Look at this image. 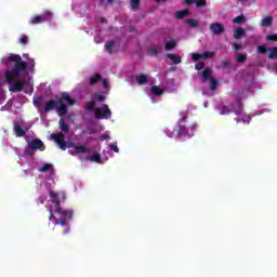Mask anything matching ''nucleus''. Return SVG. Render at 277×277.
Segmentation results:
<instances>
[{
	"instance_id": "nucleus-27",
	"label": "nucleus",
	"mask_w": 277,
	"mask_h": 277,
	"mask_svg": "<svg viewBox=\"0 0 277 277\" xmlns=\"http://www.w3.org/2000/svg\"><path fill=\"white\" fill-rule=\"evenodd\" d=\"M176 18H185V16H189L188 10L177 11L175 13Z\"/></svg>"
},
{
	"instance_id": "nucleus-45",
	"label": "nucleus",
	"mask_w": 277,
	"mask_h": 277,
	"mask_svg": "<svg viewBox=\"0 0 277 277\" xmlns=\"http://www.w3.org/2000/svg\"><path fill=\"white\" fill-rule=\"evenodd\" d=\"M87 132L89 133V135H92V133H94V130L89 129Z\"/></svg>"
},
{
	"instance_id": "nucleus-34",
	"label": "nucleus",
	"mask_w": 277,
	"mask_h": 277,
	"mask_svg": "<svg viewBox=\"0 0 277 277\" xmlns=\"http://www.w3.org/2000/svg\"><path fill=\"white\" fill-rule=\"evenodd\" d=\"M205 5H207V1L206 0H198L196 2V8H205Z\"/></svg>"
},
{
	"instance_id": "nucleus-29",
	"label": "nucleus",
	"mask_w": 277,
	"mask_h": 277,
	"mask_svg": "<svg viewBox=\"0 0 277 277\" xmlns=\"http://www.w3.org/2000/svg\"><path fill=\"white\" fill-rule=\"evenodd\" d=\"M163 133H166L167 137H174L175 135L174 129L172 128H166Z\"/></svg>"
},
{
	"instance_id": "nucleus-6",
	"label": "nucleus",
	"mask_w": 277,
	"mask_h": 277,
	"mask_svg": "<svg viewBox=\"0 0 277 277\" xmlns=\"http://www.w3.org/2000/svg\"><path fill=\"white\" fill-rule=\"evenodd\" d=\"M60 133H52L50 135V140H53L55 144L61 148V150H66V148H72V143L71 142H66V136L68 133H70V126L66 123L64 118H61L60 122Z\"/></svg>"
},
{
	"instance_id": "nucleus-10",
	"label": "nucleus",
	"mask_w": 277,
	"mask_h": 277,
	"mask_svg": "<svg viewBox=\"0 0 277 277\" xmlns=\"http://www.w3.org/2000/svg\"><path fill=\"white\" fill-rule=\"evenodd\" d=\"M113 153H120V148H118V143H110L103 151V156L105 161H108L109 158L114 157Z\"/></svg>"
},
{
	"instance_id": "nucleus-14",
	"label": "nucleus",
	"mask_w": 277,
	"mask_h": 277,
	"mask_svg": "<svg viewBox=\"0 0 277 277\" xmlns=\"http://www.w3.org/2000/svg\"><path fill=\"white\" fill-rule=\"evenodd\" d=\"M161 94H163V89L157 85L151 87L150 94H149L151 103H158L159 100L157 97L161 96Z\"/></svg>"
},
{
	"instance_id": "nucleus-2",
	"label": "nucleus",
	"mask_w": 277,
	"mask_h": 277,
	"mask_svg": "<svg viewBox=\"0 0 277 277\" xmlns=\"http://www.w3.org/2000/svg\"><path fill=\"white\" fill-rule=\"evenodd\" d=\"M23 61L18 54H8L2 56L0 62L5 66V70L1 74L6 83L12 85L9 88L10 92H24V94H34V80L29 77L27 68L34 70L36 61L29 58V54H24Z\"/></svg>"
},
{
	"instance_id": "nucleus-37",
	"label": "nucleus",
	"mask_w": 277,
	"mask_h": 277,
	"mask_svg": "<svg viewBox=\"0 0 277 277\" xmlns=\"http://www.w3.org/2000/svg\"><path fill=\"white\" fill-rule=\"evenodd\" d=\"M196 70H202L205 68V63L202 62H197L195 65Z\"/></svg>"
},
{
	"instance_id": "nucleus-49",
	"label": "nucleus",
	"mask_w": 277,
	"mask_h": 277,
	"mask_svg": "<svg viewBox=\"0 0 277 277\" xmlns=\"http://www.w3.org/2000/svg\"><path fill=\"white\" fill-rule=\"evenodd\" d=\"M239 1H248V0H239Z\"/></svg>"
},
{
	"instance_id": "nucleus-41",
	"label": "nucleus",
	"mask_w": 277,
	"mask_h": 277,
	"mask_svg": "<svg viewBox=\"0 0 277 277\" xmlns=\"http://www.w3.org/2000/svg\"><path fill=\"white\" fill-rule=\"evenodd\" d=\"M233 49H234L235 51H241V44L234 43V44H233Z\"/></svg>"
},
{
	"instance_id": "nucleus-15",
	"label": "nucleus",
	"mask_w": 277,
	"mask_h": 277,
	"mask_svg": "<svg viewBox=\"0 0 277 277\" xmlns=\"http://www.w3.org/2000/svg\"><path fill=\"white\" fill-rule=\"evenodd\" d=\"M213 55H215V52L192 53L190 57L195 62H198V60H209Z\"/></svg>"
},
{
	"instance_id": "nucleus-33",
	"label": "nucleus",
	"mask_w": 277,
	"mask_h": 277,
	"mask_svg": "<svg viewBox=\"0 0 277 277\" xmlns=\"http://www.w3.org/2000/svg\"><path fill=\"white\" fill-rule=\"evenodd\" d=\"M130 5H131L132 10L137 9V5H140V0H131Z\"/></svg>"
},
{
	"instance_id": "nucleus-38",
	"label": "nucleus",
	"mask_w": 277,
	"mask_h": 277,
	"mask_svg": "<svg viewBox=\"0 0 277 277\" xmlns=\"http://www.w3.org/2000/svg\"><path fill=\"white\" fill-rule=\"evenodd\" d=\"M3 103H5V93L0 91V105H3Z\"/></svg>"
},
{
	"instance_id": "nucleus-17",
	"label": "nucleus",
	"mask_w": 277,
	"mask_h": 277,
	"mask_svg": "<svg viewBox=\"0 0 277 277\" xmlns=\"http://www.w3.org/2000/svg\"><path fill=\"white\" fill-rule=\"evenodd\" d=\"M120 49V42L118 41H108L105 44V50L107 53H117V51Z\"/></svg>"
},
{
	"instance_id": "nucleus-22",
	"label": "nucleus",
	"mask_w": 277,
	"mask_h": 277,
	"mask_svg": "<svg viewBox=\"0 0 277 277\" xmlns=\"http://www.w3.org/2000/svg\"><path fill=\"white\" fill-rule=\"evenodd\" d=\"M148 81V76L141 74L136 76V82L138 83V85H144V83H146Z\"/></svg>"
},
{
	"instance_id": "nucleus-43",
	"label": "nucleus",
	"mask_w": 277,
	"mask_h": 277,
	"mask_svg": "<svg viewBox=\"0 0 277 277\" xmlns=\"http://www.w3.org/2000/svg\"><path fill=\"white\" fill-rule=\"evenodd\" d=\"M98 21H100V23H105L106 19H105V17H100Z\"/></svg>"
},
{
	"instance_id": "nucleus-30",
	"label": "nucleus",
	"mask_w": 277,
	"mask_h": 277,
	"mask_svg": "<svg viewBox=\"0 0 277 277\" xmlns=\"http://www.w3.org/2000/svg\"><path fill=\"white\" fill-rule=\"evenodd\" d=\"M233 23H235V24H237V25H239V24H241V23H246V17H243L242 15H239V16H237V17H235V18L233 19Z\"/></svg>"
},
{
	"instance_id": "nucleus-21",
	"label": "nucleus",
	"mask_w": 277,
	"mask_h": 277,
	"mask_svg": "<svg viewBox=\"0 0 277 277\" xmlns=\"http://www.w3.org/2000/svg\"><path fill=\"white\" fill-rule=\"evenodd\" d=\"M272 23H274V19L269 16H266L261 21V27H272Z\"/></svg>"
},
{
	"instance_id": "nucleus-48",
	"label": "nucleus",
	"mask_w": 277,
	"mask_h": 277,
	"mask_svg": "<svg viewBox=\"0 0 277 277\" xmlns=\"http://www.w3.org/2000/svg\"><path fill=\"white\" fill-rule=\"evenodd\" d=\"M157 1V3H159V2H161V1H168V0H156Z\"/></svg>"
},
{
	"instance_id": "nucleus-12",
	"label": "nucleus",
	"mask_w": 277,
	"mask_h": 277,
	"mask_svg": "<svg viewBox=\"0 0 277 277\" xmlns=\"http://www.w3.org/2000/svg\"><path fill=\"white\" fill-rule=\"evenodd\" d=\"M69 155H78L79 159L83 161V156L88 155V148L85 146H74V149L68 150Z\"/></svg>"
},
{
	"instance_id": "nucleus-9",
	"label": "nucleus",
	"mask_w": 277,
	"mask_h": 277,
	"mask_svg": "<svg viewBox=\"0 0 277 277\" xmlns=\"http://www.w3.org/2000/svg\"><path fill=\"white\" fill-rule=\"evenodd\" d=\"M53 18V13L51 11H45L41 15H37L30 18V25H40V23H47Z\"/></svg>"
},
{
	"instance_id": "nucleus-11",
	"label": "nucleus",
	"mask_w": 277,
	"mask_h": 277,
	"mask_svg": "<svg viewBox=\"0 0 277 277\" xmlns=\"http://www.w3.org/2000/svg\"><path fill=\"white\" fill-rule=\"evenodd\" d=\"M268 51L269 60H277V48H267V45H258V53L265 54Z\"/></svg>"
},
{
	"instance_id": "nucleus-5",
	"label": "nucleus",
	"mask_w": 277,
	"mask_h": 277,
	"mask_svg": "<svg viewBox=\"0 0 277 277\" xmlns=\"http://www.w3.org/2000/svg\"><path fill=\"white\" fill-rule=\"evenodd\" d=\"M68 105L69 107H72L75 105V100L70 97V94L63 93L61 96V100L58 101H49L43 108H41L42 114H49V111H53V109H56L58 116H66L68 114Z\"/></svg>"
},
{
	"instance_id": "nucleus-1",
	"label": "nucleus",
	"mask_w": 277,
	"mask_h": 277,
	"mask_svg": "<svg viewBox=\"0 0 277 277\" xmlns=\"http://www.w3.org/2000/svg\"><path fill=\"white\" fill-rule=\"evenodd\" d=\"M35 150H44V143L40 140L29 142L23 154L19 155L18 163L23 169L25 176H30L36 168L38 169V172L48 176L40 182L37 188L38 194L41 195L38 202L44 205V200L50 196L52 202L50 209H60V205L66 200V193L53 192V189H55V179L53 177L55 176V169L53 168V163L38 164L36 158H34Z\"/></svg>"
},
{
	"instance_id": "nucleus-20",
	"label": "nucleus",
	"mask_w": 277,
	"mask_h": 277,
	"mask_svg": "<svg viewBox=\"0 0 277 277\" xmlns=\"http://www.w3.org/2000/svg\"><path fill=\"white\" fill-rule=\"evenodd\" d=\"M176 47V40L169 39L166 41L164 49L166 51H172Z\"/></svg>"
},
{
	"instance_id": "nucleus-40",
	"label": "nucleus",
	"mask_w": 277,
	"mask_h": 277,
	"mask_svg": "<svg viewBox=\"0 0 277 277\" xmlns=\"http://www.w3.org/2000/svg\"><path fill=\"white\" fill-rule=\"evenodd\" d=\"M159 54V51L156 50V48H150L149 49V55L157 56Z\"/></svg>"
},
{
	"instance_id": "nucleus-47",
	"label": "nucleus",
	"mask_w": 277,
	"mask_h": 277,
	"mask_svg": "<svg viewBox=\"0 0 277 277\" xmlns=\"http://www.w3.org/2000/svg\"><path fill=\"white\" fill-rule=\"evenodd\" d=\"M107 3H114V0H106Z\"/></svg>"
},
{
	"instance_id": "nucleus-4",
	"label": "nucleus",
	"mask_w": 277,
	"mask_h": 277,
	"mask_svg": "<svg viewBox=\"0 0 277 277\" xmlns=\"http://www.w3.org/2000/svg\"><path fill=\"white\" fill-rule=\"evenodd\" d=\"M107 94L108 93L105 92L95 93L92 101L87 104V110L94 111L95 118L98 120H109V118H111V109H109L107 104L98 106V103L106 101Z\"/></svg>"
},
{
	"instance_id": "nucleus-25",
	"label": "nucleus",
	"mask_w": 277,
	"mask_h": 277,
	"mask_svg": "<svg viewBox=\"0 0 277 277\" xmlns=\"http://www.w3.org/2000/svg\"><path fill=\"white\" fill-rule=\"evenodd\" d=\"M167 57L173 62V64H181V56L175 54H167Z\"/></svg>"
},
{
	"instance_id": "nucleus-36",
	"label": "nucleus",
	"mask_w": 277,
	"mask_h": 277,
	"mask_svg": "<svg viewBox=\"0 0 277 277\" xmlns=\"http://www.w3.org/2000/svg\"><path fill=\"white\" fill-rule=\"evenodd\" d=\"M266 40L269 42V41H275V42H277V34H275V35H268L267 37H266Z\"/></svg>"
},
{
	"instance_id": "nucleus-8",
	"label": "nucleus",
	"mask_w": 277,
	"mask_h": 277,
	"mask_svg": "<svg viewBox=\"0 0 277 277\" xmlns=\"http://www.w3.org/2000/svg\"><path fill=\"white\" fill-rule=\"evenodd\" d=\"M213 72V70H211V68H206L202 72H201V81L202 83H207V81H209V85H210V90H215V88H217V80H215V78H213V76H211Z\"/></svg>"
},
{
	"instance_id": "nucleus-7",
	"label": "nucleus",
	"mask_w": 277,
	"mask_h": 277,
	"mask_svg": "<svg viewBox=\"0 0 277 277\" xmlns=\"http://www.w3.org/2000/svg\"><path fill=\"white\" fill-rule=\"evenodd\" d=\"M196 129H198V124L196 122H192L187 120V117H183L177 122L176 135L180 137V140H189V137H194Z\"/></svg>"
},
{
	"instance_id": "nucleus-26",
	"label": "nucleus",
	"mask_w": 277,
	"mask_h": 277,
	"mask_svg": "<svg viewBox=\"0 0 277 277\" xmlns=\"http://www.w3.org/2000/svg\"><path fill=\"white\" fill-rule=\"evenodd\" d=\"M14 131H15V135H17V137H23V135H25V130H23V128H21V126H18V124L14 126Z\"/></svg>"
},
{
	"instance_id": "nucleus-19",
	"label": "nucleus",
	"mask_w": 277,
	"mask_h": 277,
	"mask_svg": "<svg viewBox=\"0 0 277 277\" xmlns=\"http://www.w3.org/2000/svg\"><path fill=\"white\" fill-rule=\"evenodd\" d=\"M32 103L35 105V107H37L38 111H40V109H42V107L40 105H42V96L41 95H35L32 98Z\"/></svg>"
},
{
	"instance_id": "nucleus-31",
	"label": "nucleus",
	"mask_w": 277,
	"mask_h": 277,
	"mask_svg": "<svg viewBox=\"0 0 277 277\" xmlns=\"http://www.w3.org/2000/svg\"><path fill=\"white\" fill-rule=\"evenodd\" d=\"M236 60L239 64H243V62H246V60H247V55L246 54H237Z\"/></svg>"
},
{
	"instance_id": "nucleus-23",
	"label": "nucleus",
	"mask_w": 277,
	"mask_h": 277,
	"mask_svg": "<svg viewBox=\"0 0 277 277\" xmlns=\"http://www.w3.org/2000/svg\"><path fill=\"white\" fill-rule=\"evenodd\" d=\"M241 36H246V30L243 28H237L234 31V38L235 40H239V38H241Z\"/></svg>"
},
{
	"instance_id": "nucleus-42",
	"label": "nucleus",
	"mask_w": 277,
	"mask_h": 277,
	"mask_svg": "<svg viewBox=\"0 0 277 277\" xmlns=\"http://www.w3.org/2000/svg\"><path fill=\"white\" fill-rule=\"evenodd\" d=\"M246 31H254V27L249 25L246 27Z\"/></svg>"
},
{
	"instance_id": "nucleus-24",
	"label": "nucleus",
	"mask_w": 277,
	"mask_h": 277,
	"mask_svg": "<svg viewBox=\"0 0 277 277\" xmlns=\"http://www.w3.org/2000/svg\"><path fill=\"white\" fill-rule=\"evenodd\" d=\"M39 114H40L42 124L49 128L50 121L49 119H47V116L44 115V113H42V108H39Z\"/></svg>"
},
{
	"instance_id": "nucleus-32",
	"label": "nucleus",
	"mask_w": 277,
	"mask_h": 277,
	"mask_svg": "<svg viewBox=\"0 0 277 277\" xmlns=\"http://www.w3.org/2000/svg\"><path fill=\"white\" fill-rule=\"evenodd\" d=\"M186 23L190 27L198 28V21H196V19H187Z\"/></svg>"
},
{
	"instance_id": "nucleus-46",
	"label": "nucleus",
	"mask_w": 277,
	"mask_h": 277,
	"mask_svg": "<svg viewBox=\"0 0 277 277\" xmlns=\"http://www.w3.org/2000/svg\"><path fill=\"white\" fill-rule=\"evenodd\" d=\"M203 107H209V102H205Z\"/></svg>"
},
{
	"instance_id": "nucleus-16",
	"label": "nucleus",
	"mask_w": 277,
	"mask_h": 277,
	"mask_svg": "<svg viewBox=\"0 0 277 277\" xmlns=\"http://www.w3.org/2000/svg\"><path fill=\"white\" fill-rule=\"evenodd\" d=\"M83 161H94L95 163H105V158L101 157V154L85 155L83 156Z\"/></svg>"
},
{
	"instance_id": "nucleus-18",
	"label": "nucleus",
	"mask_w": 277,
	"mask_h": 277,
	"mask_svg": "<svg viewBox=\"0 0 277 277\" xmlns=\"http://www.w3.org/2000/svg\"><path fill=\"white\" fill-rule=\"evenodd\" d=\"M210 30L212 31V34H214V36H220L224 34V25L220 23H213L210 25Z\"/></svg>"
},
{
	"instance_id": "nucleus-39",
	"label": "nucleus",
	"mask_w": 277,
	"mask_h": 277,
	"mask_svg": "<svg viewBox=\"0 0 277 277\" xmlns=\"http://www.w3.org/2000/svg\"><path fill=\"white\" fill-rule=\"evenodd\" d=\"M100 140H101L102 142L105 141V140H111V136H109L108 133H104V134H102V135L100 136Z\"/></svg>"
},
{
	"instance_id": "nucleus-3",
	"label": "nucleus",
	"mask_w": 277,
	"mask_h": 277,
	"mask_svg": "<svg viewBox=\"0 0 277 277\" xmlns=\"http://www.w3.org/2000/svg\"><path fill=\"white\" fill-rule=\"evenodd\" d=\"M217 110L221 116H227V114H230V111H234V114L237 116L235 118L236 122H242V124H250L252 117L263 116L265 111H269V109L264 108L261 110H256L251 115H246V113H243V106L241 105V100L239 98H236L235 103L230 105V107L221 105L217 107Z\"/></svg>"
},
{
	"instance_id": "nucleus-28",
	"label": "nucleus",
	"mask_w": 277,
	"mask_h": 277,
	"mask_svg": "<svg viewBox=\"0 0 277 277\" xmlns=\"http://www.w3.org/2000/svg\"><path fill=\"white\" fill-rule=\"evenodd\" d=\"M18 42H19V44H23L25 47L27 44V42H29V36H27V35L19 36Z\"/></svg>"
},
{
	"instance_id": "nucleus-44",
	"label": "nucleus",
	"mask_w": 277,
	"mask_h": 277,
	"mask_svg": "<svg viewBox=\"0 0 277 277\" xmlns=\"http://www.w3.org/2000/svg\"><path fill=\"white\" fill-rule=\"evenodd\" d=\"M186 3L189 5V4L194 3V0H186Z\"/></svg>"
},
{
	"instance_id": "nucleus-13",
	"label": "nucleus",
	"mask_w": 277,
	"mask_h": 277,
	"mask_svg": "<svg viewBox=\"0 0 277 277\" xmlns=\"http://www.w3.org/2000/svg\"><path fill=\"white\" fill-rule=\"evenodd\" d=\"M103 84V88H109V80L108 79H103L101 75L95 74L94 76L91 77L90 79V84L94 85V83H101Z\"/></svg>"
},
{
	"instance_id": "nucleus-35",
	"label": "nucleus",
	"mask_w": 277,
	"mask_h": 277,
	"mask_svg": "<svg viewBox=\"0 0 277 277\" xmlns=\"http://www.w3.org/2000/svg\"><path fill=\"white\" fill-rule=\"evenodd\" d=\"M94 41L96 42V44H101V42H103V37H101L98 32H96Z\"/></svg>"
}]
</instances>
